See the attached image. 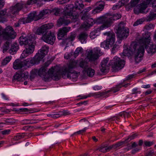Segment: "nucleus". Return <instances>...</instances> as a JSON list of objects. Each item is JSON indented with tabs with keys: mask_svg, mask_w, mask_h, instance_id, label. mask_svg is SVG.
<instances>
[{
	"mask_svg": "<svg viewBox=\"0 0 156 156\" xmlns=\"http://www.w3.org/2000/svg\"><path fill=\"white\" fill-rule=\"evenodd\" d=\"M84 7V5L83 4V2L82 0H77L76 1L74 6L72 4H70L66 5L67 10L69 11H71L73 13L77 12L79 16V13L81 10Z\"/></svg>",
	"mask_w": 156,
	"mask_h": 156,
	"instance_id": "nucleus-8",
	"label": "nucleus"
},
{
	"mask_svg": "<svg viewBox=\"0 0 156 156\" xmlns=\"http://www.w3.org/2000/svg\"><path fill=\"white\" fill-rule=\"evenodd\" d=\"M25 65L24 62L19 59H17L13 63V67L14 69H18L24 67Z\"/></svg>",
	"mask_w": 156,
	"mask_h": 156,
	"instance_id": "nucleus-24",
	"label": "nucleus"
},
{
	"mask_svg": "<svg viewBox=\"0 0 156 156\" xmlns=\"http://www.w3.org/2000/svg\"><path fill=\"white\" fill-rule=\"evenodd\" d=\"M109 43V42L107 40H106L101 43V47L104 48H108L109 47H111L113 45L112 44H110Z\"/></svg>",
	"mask_w": 156,
	"mask_h": 156,
	"instance_id": "nucleus-34",
	"label": "nucleus"
},
{
	"mask_svg": "<svg viewBox=\"0 0 156 156\" xmlns=\"http://www.w3.org/2000/svg\"><path fill=\"white\" fill-rule=\"evenodd\" d=\"M35 61L34 57L33 58H31L27 59V62H29L31 64L34 65L36 64Z\"/></svg>",
	"mask_w": 156,
	"mask_h": 156,
	"instance_id": "nucleus-50",
	"label": "nucleus"
},
{
	"mask_svg": "<svg viewBox=\"0 0 156 156\" xmlns=\"http://www.w3.org/2000/svg\"><path fill=\"white\" fill-rule=\"evenodd\" d=\"M95 22V23L97 24H103L100 27V30L106 29L111 25V22L109 21L108 18L104 16H100L96 18Z\"/></svg>",
	"mask_w": 156,
	"mask_h": 156,
	"instance_id": "nucleus-11",
	"label": "nucleus"
},
{
	"mask_svg": "<svg viewBox=\"0 0 156 156\" xmlns=\"http://www.w3.org/2000/svg\"><path fill=\"white\" fill-rule=\"evenodd\" d=\"M104 2L102 1H99L97 3L98 6L96 7L99 11H101L104 9Z\"/></svg>",
	"mask_w": 156,
	"mask_h": 156,
	"instance_id": "nucleus-39",
	"label": "nucleus"
},
{
	"mask_svg": "<svg viewBox=\"0 0 156 156\" xmlns=\"http://www.w3.org/2000/svg\"><path fill=\"white\" fill-rule=\"evenodd\" d=\"M154 144L153 141H145L144 143V145L147 147H150Z\"/></svg>",
	"mask_w": 156,
	"mask_h": 156,
	"instance_id": "nucleus-49",
	"label": "nucleus"
},
{
	"mask_svg": "<svg viewBox=\"0 0 156 156\" xmlns=\"http://www.w3.org/2000/svg\"><path fill=\"white\" fill-rule=\"evenodd\" d=\"M144 21V20L142 19L138 20L133 24V26H136L139 24H141Z\"/></svg>",
	"mask_w": 156,
	"mask_h": 156,
	"instance_id": "nucleus-48",
	"label": "nucleus"
},
{
	"mask_svg": "<svg viewBox=\"0 0 156 156\" xmlns=\"http://www.w3.org/2000/svg\"><path fill=\"white\" fill-rule=\"evenodd\" d=\"M85 71L87 73V75L90 77L92 76L94 74L95 71L94 70L89 67Z\"/></svg>",
	"mask_w": 156,
	"mask_h": 156,
	"instance_id": "nucleus-37",
	"label": "nucleus"
},
{
	"mask_svg": "<svg viewBox=\"0 0 156 156\" xmlns=\"http://www.w3.org/2000/svg\"><path fill=\"white\" fill-rule=\"evenodd\" d=\"M131 112H123L122 113H121L119 114V115L120 116H122L123 115L124 116V117H125L126 116L128 117L130 115V114Z\"/></svg>",
	"mask_w": 156,
	"mask_h": 156,
	"instance_id": "nucleus-53",
	"label": "nucleus"
},
{
	"mask_svg": "<svg viewBox=\"0 0 156 156\" xmlns=\"http://www.w3.org/2000/svg\"><path fill=\"white\" fill-rule=\"evenodd\" d=\"M39 16V14H37L36 12H33L29 14L26 19H23L21 20V21L25 24L29 23L33 20L37 21L40 19Z\"/></svg>",
	"mask_w": 156,
	"mask_h": 156,
	"instance_id": "nucleus-16",
	"label": "nucleus"
},
{
	"mask_svg": "<svg viewBox=\"0 0 156 156\" xmlns=\"http://www.w3.org/2000/svg\"><path fill=\"white\" fill-rule=\"evenodd\" d=\"M150 33L148 31L145 32L142 34V37L139 40L140 47L144 48L143 45L144 44H148L150 43Z\"/></svg>",
	"mask_w": 156,
	"mask_h": 156,
	"instance_id": "nucleus-15",
	"label": "nucleus"
},
{
	"mask_svg": "<svg viewBox=\"0 0 156 156\" xmlns=\"http://www.w3.org/2000/svg\"><path fill=\"white\" fill-rule=\"evenodd\" d=\"M143 47L146 49L147 52L152 54L154 53L156 51V45L149 43L147 44H144Z\"/></svg>",
	"mask_w": 156,
	"mask_h": 156,
	"instance_id": "nucleus-23",
	"label": "nucleus"
},
{
	"mask_svg": "<svg viewBox=\"0 0 156 156\" xmlns=\"http://www.w3.org/2000/svg\"><path fill=\"white\" fill-rule=\"evenodd\" d=\"M99 151L103 153H105V150L104 146L101 145L100 147Z\"/></svg>",
	"mask_w": 156,
	"mask_h": 156,
	"instance_id": "nucleus-63",
	"label": "nucleus"
},
{
	"mask_svg": "<svg viewBox=\"0 0 156 156\" xmlns=\"http://www.w3.org/2000/svg\"><path fill=\"white\" fill-rule=\"evenodd\" d=\"M118 46L116 44H115L113 46V47L112 48V53L114 54L115 51L117 50Z\"/></svg>",
	"mask_w": 156,
	"mask_h": 156,
	"instance_id": "nucleus-55",
	"label": "nucleus"
},
{
	"mask_svg": "<svg viewBox=\"0 0 156 156\" xmlns=\"http://www.w3.org/2000/svg\"><path fill=\"white\" fill-rule=\"evenodd\" d=\"M53 26L51 23L44 24L37 29L36 34L39 35H43L44 34H48L49 31L48 30L52 28Z\"/></svg>",
	"mask_w": 156,
	"mask_h": 156,
	"instance_id": "nucleus-14",
	"label": "nucleus"
},
{
	"mask_svg": "<svg viewBox=\"0 0 156 156\" xmlns=\"http://www.w3.org/2000/svg\"><path fill=\"white\" fill-rule=\"evenodd\" d=\"M97 36L96 33L94 31L90 33V37L91 39L95 38Z\"/></svg>",
	"mask_w": 156,
	"mask_h": 156,
	"instance_id": "nucleus-51",
	"label": "nucleus"
},
{
	"mask_svg": "<svg viewBox=\"0 0 156 156\" xmlns=\"http://www.w3.org/2000/svg\"><path fill=\"white\" fill-rule=\"evenodd\" d=\"M109 60V58H106L104 59L103 61L101 62V66L100 67V69L101 71L103 73H105L107 72L109 69V66H111L107 63Z\"/></svg>",
	"mask_w": 156,
	"mask_h": 156,
	"instance_id": "nucleus-19",
	"label": "nucleus"
},
{
	"mask_svg": "<svg viewBox=\"0 0 156 156\" xmlns=\"http://www.w3.org/2000/svg\"><path fill=\"white\" fill-rule=\"evenodd\" d=\"M104 35L107 36V40L110 44L113 45L115 41V34L113 32H106L104 33Z\"/></svg>",
	"mask_w": 156,
	"mask_h": 156,
	"instance_id": "nucleus-20",
	"label": "nucleus"
},
{
	"mask_svg": "<svg viewBox=\"0 0 156 156\" xmlns=\"http://www.w3.org/2000/svg\"><path fill=\"white\" fill-rule=\"evenodd\" d=\"M76 37V34H72L68 37L63 39L62 42V44H67L69 42L72 41L74 40Z\"/></svg>",
	"mask_w": 156,
	"mask_h": 156,
	"instance_id": "nucleus-27",
	"label": "nucleus"
},
{
	"mask_svg": "<svg viewBox=\"0 0 156 156\" xmlns=\"http://www.w3.org/2000/svg\"><path fill=\"white\" fill-rule=\"evenodd\" d=\"M154 152L153 151H148L146 154L145 156H152L154 154Z\"/></svg>",
	"mask_w": 156,
	"mask_h": 156,
	"instance_id": "nucleus-64",
	"label": "nucleus"
},
{
	"mask_svg": "<svg viewBox=\"0 0 156 156\" xmlns=\"http://www.w3.org/2000/svg\"><path fill=\"white\" fill-rule=\"evenodd\" d=\"M156 14L153 12H150V14L145 18L144 20L146 21H150L155 19Z\"/></svg>",
	"mask_w": 156,
	"mask_h": 156,
	"instance_id": "nucleus-32",
	"label": "nucleus"
},
{
	"mask_svg": "<svg viewBox=\"0 0 156 156\" xmlns=\"http://www.w3.org/2000/svg\"><path fill=\"white\" fill-rule=\"evenodd\" d=\"M16 34L12 27L10 26L6 27L3 30L0 26V37H2L5 40H11L15 38Z\"/></svg>",
	"mask_w": 156,
	"mask_h": 156,
	"instance_id": "nucleus-7",
	"label": "nucleus"
},
{
	"mask_svg": "<svg viewBox=\"0 0 156 156\" xmlns=\"http://www.w3.org/2000/svg\"><path fill=\"white\" fill-rule=\"evenodd\" d=\"M10 130L9 129H7L1 132L2 134L4 135L7 134L9 133L10 132Z\"/></svg>",
	"mask_w": 156,
	"mask_h": 156,
	"instance_id": "nucleus-61",
	"label": "nucleus"
},
{
	"mask_svg": "<svg viewBox=\"0 0 156 156\" xmlns=\"http://www.w3.org/2000/svg\"><path fill=\"white\" fill-rule=\"evenodd\" d=\"M129 1V0H121V1L120 2L122 5H123L126 4Z\"/></svg>",
	"mask_w": 156,
	"mask_h": 156,
	"instance_id": "nucleus-62",
	"label": "nucleus"
},
{
	"mask_svg": "<svg viewBox=\"0 0 156 156\" xmlns=\"http://www.w3.org/2000/svg\"><path fill=\"white\" fill-rule=\"evenodd\" d=\"M95 20H94L92 18H89L81 25V28L86 30L95 23Z\"/></svg>",
	"mask_w": 156,
	"mask_h": 156,
	"instance_id": "nucleus-22",
	"label": "nucleus"
},
{
	"mask_svg": "<svg viewBox=\"0 0 156 156\" xmlns=\"http://www.w3.org/2000/svg\"><path fill=\"white\" fill-rule=\"evenodd\" d=\"M140 0H133L130 2L131 5L132 7H135L137 5Z\"/></svg>",
	"mask_w": 156,
	"mask_h": 156,
	"instance_id": "nucleus-47",
	"label": "nucleus"
},
{
	"mask_svg": "<svg viewBox=\"0 0 156 156\" xmlns=\"http://www.w3.org/2000/svg\"><path fill=\"white\" fill-rule=\"evenodd\" d=\"M51 13V11L49 9H45L42 10L40 12L39 14L40 19H41L42 17Z\"/></svg>",
	"mask_w": 156,
	"mask_h": 156,
	"instance_id": "nucleus-29",
	"label": "nucleus"
},
{
	"mask_svg": "<svg viewBox=\"0 0 156 156\" xmlns=\"http://www.w3.org/2000/svg\"><path fill=\"white\" fill-rule=\"evenodd\" d=\"M126 142L125 141H120L118 142L116 144L113 145V147L114 149H117L120 146L123 145L124 143Z\"/></svg>",
	"mask_w": 156,
	"mask_h": 156,
	"instance_id": "nucleus-43",
	"label": "nucleus"
},
{
	"mask_svg": "<svg viewBox=\"0 0 156 156\" xmlns=\"http://www.w3.org/2000/svg\"><path fill=\"white\" fill-rule=\"evenodd\" d=\"M80 66L81 68H84V70H85L89 67L88 63L86 62L83 61L80 62Z\"/></svg>",
	"mask_w": 156,
	"mask_h": 156,
	"instance_id": "nucleus-40",
	"label": "nucleus"
},
{
	"mask_svg": "<svg viewBox=\"0 0 156 156\" xmlns=\"http://www.w3.org/2000/svg\"><path fill=\"white\" fill-rule=\"evenodd\" d=\"M6 11V10H3L0 11V22H3L6 21L5 19Z\"/></svg>",
	"mask_w": 156,
	"mask_h": 156,
	"instance_id": "nucleus-31",
	"label": "nucleus"
},
{
	"mask_svg": "<svg viewBox=\"0 0 156 156\" xmlns=\"http://www.w3.org/2000/svg\"><path fill=\"white\" fill-rule=\"evenodd\" d=\"M116 33L118 37L121 40L126 39L129 36V31L125 26L123 22H121L116 27Z\"/></svg>",
	"mask_w": 156,
	"mask_h": 156,
	"instance_id": "nucleus-6",
	"label": "nucleus"
},
{
	"mask_svg": "<svg viewBox=\"0 0 156 156\" xmlns=\"http://www.w3.org/2000/svg\"><path fill=\"white\" fill-rule=\"evenodd\" d=\"M76 63L75 61L70 62L66 66H63L60 75L61 74L64 79L69 78L75 81L78 77V73L73 70V69L76 66Z\"/></svg>",
	"mask_w": 156,
	"mask_h": 156,
	"instance_id": "nucleus-3",
	"label": "nucleus"
},
{
	"mask_svg": "<svg viewBox=\"0 0 156 156\" xmlns=\"http://www.w3.org/2000/svg\"><path fill=\"white\" fill-rule=\"evenodd\" d=\"M109 92V91H107L105 92H98V93H92L90 94V97L91 96H96L98 95H100V96H102L103 95L106 94L108 93Z\"/></svg>",
	"mask_w": 156,
	"mask_h": 156,
	"instance_id": "nucleus-38",
	"label": "nucleus"
},
{
	"mask_svg": "<svg viewBox=\"0 0 156 156\" xmlns=\"http://www.w3.org/2000/svg\"><path fill=\"white\" fill-rule=\"evenodd\" d=\"M60 114L61 116L62 115H66L70 114V113L69 112H67L66 111L64 110L63 111H59Z\"/></svg>",
	"mask_w": 156,
	"mask_h": 156,
	"instance_id": "nucleus-52",
	"label": "nucleus"
},
{
	"mask_svg": "<svg viewBox=\"0 0 156 156\" xmlns=\"http://www.w3.org/2000/svg\"><path fill=\"white\" fill-rule=\"evenodd\" d=\"M123 86H121L120 85H117L116 87L114 88L113 89V91L114 93H115L119 90V89L121 88Z\"/></svg>",
	"mask_w": 156,
	"mask_h": 156,
	"instance_id": "nucleus-57",
	"label": "nucleus"
},
{
	"mask_svg": "<svg viewBox=\"0 0 156 156\" xmlns=\"http://www.w3.org/2000/svg\"><path fill=\"white\" fill-rule=\"evenodd\" d=\"M121 15L120 14H115L113 16H111V17H108L109 21L111 22V25L113 23V21L119 19L121 17Z\"/></svg>",
	"mask_w": 156,
	"mask_h": 156,
	"instance_id": "nucleus-33",
	"label": "nucleus"
},
{
	"mask_svg": "<svg viewBox=\"0 0 156 156\" xmlns=\"http://www.w3.org/2000/svg\"><path fill=\"white\" fill-rule=\"evenodd\" d=\"M125 64V61L119 58L115 57L113 59L111 60L108 64L111 65L112 67L115 70H118L122 68Z\"/></svg>",
	"mask_w": 156,
	"mask_h": 156,
	"instance_id": "nucleus-9",
	"label": "nucleus"
},
{
	"mask_svg": "<svg viewBox=\"0 0 156 156\" xmlns=\"http://www.w3.org/2000/svg\"><path fill=\"white\" fill-rule=\"evenodd\" d=\"M90 10L89 9H85L83 10L81 13L83 14L81 17V19L84 20H87L89 18V14L88 13L89 11Z\"/></svg>",
	"mask_w": 156,
	"mask_h": 156,
	"instance_id": "nucleus-28",
	"label": "nucleus"
},
{
	"mask_svg": "<svg viewBox=\"0 0 156 156\" xmlns=\"http://www.w3.org/2000/svg\"><path fill=\"white\" fill-rule=\"evenodd\" d=\"M23 7V4L21 2L17 3L14 6L10 8V11L11 13L9 15L10 16H12L11 14L14 15L17 13L19 12L22 9Z\"/></svg>",
	"mask_w": 156,
	"mask_h": 156,
	"instance_id": "nucleus-17",
	"label": "nucleus"
},
{
	"mask_svg": "<svg viewBox=\"0 0 156 156\" xmlns=\"http://www.w3.org/2000/svg\"><path fill=\"white\" fill-rule=\"evenodd\" d=\"M34 37L30 35L27 37L21 36L19 39L20 45H24L25 49L23 51L21 58H24L32 54L34 49L36 41Z\"/></svg>",
	"mask_w": 156,
	"mask_h": 156,
	"instance_id": "nucleus-2",
	"label": "nucleus"
},
{
	"mask_svg": "<svg viewBox=\"0 0 156 156\" xmlns=\"http://www.w3.org/2000/svg\"><path fill=\"white\" fill-rule=\"evenodd\" d=\"M41 39L45 42L52 45L55 41V37L54 34L49 31L48 34L42 35Z\"/></svg>",
	"mask_w": 156,
	"mask_h": 156,
	"instance_id": "nucleus-13",
	"label": "nucleus"
},
{
	"mask_svg": "<svg viewBox=\"0 0 156 156\" xmlns=\"http://www.w3.org/2000/svg\"><path fill=\"white\" fill-rule=\"evenodd\" d=\"M138 135L136 133H134L131 135L129 136L128 138L125 140V141L126 142L129 141L134 139L135 137L137 136Z\"/></svg>",
	"mask_w": 156,
	"mask_h": 156,
	"instance_id": "nucleus-44",
	"label": "nucleus"
},
{
	"mask_svg": "<svg viewBox=\"0 0 156 156\" xmlns=\"http://www.w3.org/2000/svg\"><path fill=\"white\" fill-rule=\"evenodd\" d=\"M68 18H70L72 20H75L76 21L78 18V14L77 12L73 13L67 10L65 14L61 16L57 20V26L60 27L62 25H68L70 22V20L68 19Z\"/></svg>",
	"mask_w": 156,
	"mask_h": 156,
	"instance_id": "nucleus-5",
	"label": "nucleus"
},
{
	"mask_svg": "<svg viewBox=\"0 0 156 156\" xmlns=\"http://www.w3.org/2000/svg\"><path fill=\"white\" fill-rule=\"evenodd\" d=\"M124 48L122 53L123 56L128 57L133 56L136 63H139L142 60L144 53V48L140 47L136 42H132L129 46H126Z\"/></svg>",
	"mask_w": 156,
	"mask_h": 156,
	"instance_id": "nucleus-1",
	"label": "nucleus"
},
{
	"mask_svg": "<svg viewBox=\"0 0 156 156\" xmlns=\"http://www.w3.org/2000/svg\"><path fill=\"white\" fill-rule=\"evenodd\" d=\"M83 50V49L81 48H77L74 52V56L76 57L80 53L82 52Z\"/></svg>",
	"mask_w": 156,
	"mask_h": 156,
	"instance_id": "nucleus-45",
	"label": "nucleus"
},
{
	"mask_svg": "<svg viewBox=\"0 0 156 156\" xmlns=\"http://www.w3.org/2000/svg\"><path fill=\"white\" fill-rule=\"evenodd\" d=\"M122 5L121 4V3L120 2L118 3V4L116 5L115 6H114L112 8L113 9L115 10L117 9H119L120 8Z\"/></svg>",
	"mask_w": 156,
	"mask_h": 156,
	"instance_id": "nucleus-56",
	"label": "nucleus"
},
{
	"mask_svg": "<svg viewBox=\"0 0 156 156\" xmlns=\"http://www.w3.org/2000/svg\"><path fill=\"white\" fill-rule=\"evenodd\" d=\"M13 81L15 80H17V81H23V80L22 79L21 76L20 72L18 73H16L13 76Z\"/></svg>",
	"mask_w": 156,
	"mask_h": 156,
	"instance_id": "nucleus-36",
	"label": "nucleus"
},
{
	"mask_svg": "<svg viewBox=\"0 0 156 156\" xmlns=\"http://www.w3.org/2000/svg\"><path fill=\"white\" fill-rule=\"evenodd\" d=\"M88 37V34L86 32H82L77 36L78 40L82 44H85L86 43Z\"/></svg>",
	"mask_w": 156,
	"mask_h": 156,
	"instance_id": "nucleus-25",
	"label": "nucleus"
},
{
	"mask_svg": "<svg viewBox=\"0 0 156 156\" xmlns=\"http://www.w3.org/2000/svg\"><path fill=\"white\" fill-rule=\"evenodd\" d=\"M37 74L38 75V70L35 69L32 70L30 73V80H31L33 79Z\"/></svg>",
	"mask_w": 156,
	"mask_h": 156,
	"instance_id": "nucleus-35",
	"label": "nucleus"
},
{
	"mask_svg": "<svg viewBox=\"0 0 156 156\" xmlns=\"http://www.w3.org/2000/svg\"><path fill=\"white\" fill-rule=\"evenodd\" d=\"M12 57L11 56H7L5 57L2 61V66L6 65L11 60Z\"/></svg>",
	"mask_w": 156,
	"mask_h": 156,
	"instance_id": "nucleus-41",
	"label": "nucleus"
},
{
	"mask_svg": "<svg viewBox=\"0 0 156 156\" xmlns=\"http://www.w3.org/2000/svg\"><path fill=\"white\" fill-rule=\"evenodd\" d=\"M48 49L49 47L45 45L42 46L41 49L38 51V53L34 57L36 64L38 63L47 54Z\"/></svg>",
	"mask_w": 156,
	"mask_h": 156,
	"instance_id": "nucleus-12",
	"label": "nucleus"
},
{
	"mask_svg": "<svg viewBox=\"0 0 156 156\" xmlns=\"http://www.w3.org/2000/svg\"><path fill=\"white\" fill-rule=\"evenodd\" d=\"M23 137L22 135H18L16 136H15L14 137V139L16 140H19L22 138Z\"/></svg>",
	"mask_w": 156,
	"mask_h": 156,
	"instance_id": "nucleus-59",
	"label": "nucleus"
},
{
	"mask_svg": "<svg viewBox=\"0 0 156 156\" xmlns=\"http://www.w3.org/2000/svg\"><path fill=\"white\" fill-rule=\"evenodd\" d=\"M7 41L4 44L3 46V51L4 53H5L7 51V50L9 48V45H10L12 42V40H6Z\"/></svg>",
	"mask_w": 156,
	"mask_h": 156,
	"instance_id": "nucleus-30",
	"label": "nucleus"
},
{
	"mask_svg": "<svg viewBox=\"0 0 156 156\" xmlns=\"http://www.w3.org/2000/svg\"><path fill=\"white\" fill-rule=\"evenodd\" d=\"M38 75L45 78L51 76L53 80H57L60 77V70L58 67H52L47 71L45 67H42L38 70Z\"/></svg>",
	"mask_w": 156,
	"mask_h": 156,
	"instance_id": "nucleus-4",
	"label": "nucleus"
},
{
	"mask_svg": "<svg viewBox=\"0 0 156 156\" xmlns=\"http://www.w3.org/2000/svg\"><path fill=\"white\" fill-rule=\"evenodd\" d=\"M70 29V27H64L60 29L58 33V40L62 39L65 35H66L67 33Z\"/></svg>",
	"mask_w": 156,
	"mask_h": 156,
	"instance_id": "nucleus-18",
	"label": "nucleus"
},
{
	"mask_svg": "<svg viewBox=\"0 0 156 156\" xmlns=\"http://www.w3.org/2000/svg\"><path fill=\"white\" fill-rule=\"evenodd\" d=\"M19 48V45L17 43L15 42L11 45L10 49L9 50V53L13 55L16 52Z\"/></svg>",
	"mask_w": 156,
	"mask_h": 156,
	"instance_id": "nucleus-26",
	"label": "nucleus"
},
{
	"mask_svg": "<svg viewBox=\"0 0 156 156\" xmlns=\"http://www.w3.org/2000/svg\"><path fill=\"white\" fill-rule=\"evenodd\" d=\"M20 72L22 79L23 80L28 78L29 76V73L27 72L26 71L24 72V73L21 72Z\"/></svg>",
	"mask_w": 156,
	"mask_h": 156,
	"instance_id": "nucleus-42",
	"label": "nucleus"
},
{
	"mask_svg": "<svg viewBox=\"0 0 156 156\" xmlns=\"http://www.w3.org/2000/svg\"><path fill=\"white\" fill-rule=\"evenodd\" d=\"M101 55L100 50L98 48H94L93 50H89L86 53V55L89 61L92 63L95 62Z\"/></svg>",
	"mask_w": 156,
	"mask_h": 156,
	"instance_id": "nucleus-10",
	"label": "nucleus"
},
{
	"mask_svg": "<svg viewBox=\"0 0 156 156\" xmlns=\"http://www.w3.org/2000/svg\"><path fill=\"white\" fill-rule=\"evenodd\" d=\"M145 27L147 30H149L151 28H153V25L151 24H149L148 25H146Z\"/></svg>",
	"mask_w": 156,
	"mask_h": 156,
	"instance_id": "nucleus-60",
	"label": "nucleus"
},
{
	"mask_svg": "<svg viewBox=\"0 0 156 156\" xmlns=\"http://www.w3.org/2000/svg\"><path fill=\"white\" fill-rule=\"evenodd\" d=\"M152 0H142L141 1V3L140 4V9L139 11L141 13H146L147 11L146 12L145 11V10L147 7V5H148L151 1Z\"/></svg>",
	"mask_w": 156,
	"mask_h": 156,
	"instance_id": "nucleus-21",
	"label": "nucleus"
},
{
	"mask_svg": "<svg viewBox=\"0 0 156 156\" xmlns=\"http://www.w3.org/2000/svg\"><path fill=\"white\" fill-rule=\"evenodd\" d=\"M86 129V128H85L82 130H80L74 133L73 134H72V136H73L74 135L76 134H79L80 133H82L84 132H85Z\"/></svg>",
	"mask_w": 156,
	"mask_h": 156,
	"instance_id": "nucleus-54",
	"label": "nucleus"
},
{
	"mask_svg": "<svg viewBox=\"0 0 156 156\" xmlns=\"http://www.w3.org/2000/svg\"><path fill=\"white\" fill-rule=\"evenodd\" d=\"M60 9L58 8H55L52 9V11H51V12L53 13L55 16H58L60 14Z\"/></svg>",
	"mask_w": 156,
	"mask_h": 156,
	"instance_id": "nucleus-46",
	"label": "nucleus"
},
{
	"mask_svg": "<svg viewBox=\"0 0 156 156\" xmlns=\"http://www.w3.org/2000/svg\"><path fill=\"white\" fill-rule=\"evenodd\" d=\"M61 116L59 112H58L57 114H52V115L51 116V117L53 118H57Z\"/></svg>",
	"mask_w": 156,
	"mask_h": 156,
	"instance_id": "nucleus-58",
	"label": "nucleus"
}]
</instances>
